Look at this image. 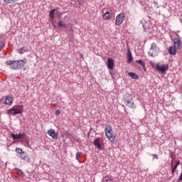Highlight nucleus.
I'll return each mask as SVG.
<instances>
[{
	"label": "nucleus",
	"mask_w": 182,
	"mask_h": 182,
	"mask_svg": "<svg viewBox=\"0 0 182 182\" xmlns=\"http://www.w3.org/2000/svg\"><path fill=\"white\" fill-rule=\"evenodd\" d=\"M105 133L107 139L111 142L114 143V140H116V134L113 132V129L112 128V125L107 124L105 125Z\"/></svg>",
	"instance_id": "1"
},
{
	"label": "nucleus",
	"mask_w": 182,
	"mask_h": 182,
	"mask_svg": "<svg viewBox=\"0 0 182 182\" xmlns=\"http://www.w3.org/2000/svg\"><path fill=\"white\" fill-rule=\"evenodd\" d=\"M124 102L129 109H136L137 107V105L134 104V102L133 101V97L130 95V94H127L124 97Z\"/></svg>",
	"instance_id": "2"
},
{
	"label": "nucleus",
	"mask_w": 182,
	"mask_h": 182,
	"mask_svg": "<svg viewBox=\"0 0 182 182\" xmlns=\"http://www.w3.org/2000/svg\"><path fill=\"white\" fill-rule=\"evenodd\" d=\"M21 113H23V106L22 105H17V106L12 107L7 112L8 114H10L12 116H16V114H21Z\"/></svg>",
	"instance_id": "3"
},
{
	"label": "nucleus",
	"mask_w": 182,
	"mask_h": 182,
	"mask_svg": "<svg viewBox=\"0 0 182 182\" xmlns=\"http://www.w3.org/2000/svg\"><path fill=\"white\" fill-rule=\"evenodd\" d=\"M6 64L7 66H10V69H13L14 70H18L19 69V64H18L17 60H7Z\"/></svg>",
	"instance_id": "4"
},
{
	"label": "nucleus",
	"mask_w": 182,
	"mask_h": 182,
	"mask_svg": "<svg viewBox=\"0 0 182 182\" xmlns=\"http://www.w3.org/2000/svg\"><path fill=\"white\" fill-rule=\"evenodd\" d=\"M124 18H125L124 14L120 13L119 14H118L115 19V25H117V26H120V25L123 23V21H124Z\"/></svg>",
	"instance_id": "5"
},
{
	"label": "nucleus",
	"mask_w": 182,
	"mask_h": 182,
	"mask_svg": "<svg viewBox=\"0 0 182 182\" xmlns=\"http://www.w3.org/2000/svg\"><path fill=\"white\" fill-rule=\"evenodd\" d=\"M155 68L157 72H160L161 73H164V72L168 70V65H163L157 64Z\"/></svg>",
	"instance_id": "6"
},
{
	"label": "nucleus",
	"mask_w": 182,
	"mask_h": 182,
	"mask_svg": "<svg viewBox=\"0 0 182 182\" xmlns=\"http://www.w3.org/2000/svg\"><path fill=\"white\" fill-rule=\"evenodd\" d=\"M173 46L176 48V49H181L182 48V43L181 39L178 37H174L173 38Z\"/></svg>",
	"instance_id": "7"
},
{
	"label": "nucleus",
	"mask_w": 182,
	"mask_h": 182,
	"mask_svg": "<svg viewBox=\"0 0 182 182\" xmlns=\"http://www.w3.org/2000/svg\"><path fill=\"white\" fill-rule=\"evenodd\" d=\"M93 143L95 147H97L99 150H102V144L103 143L102 139L97 138Z\"/></svg>",
	"instance_id": "8"
},
{
	"label": "nucleus",
	"mask_w": 182,
	"mask_h": 182,
	"mask_svg": "<svg viewBox=\"0 0 182 182\" xmlns=\"http://www.w3.org/2000/svg\"><path fill=\"white\" fill-rule=\"evenodd\" d=\"M168 52L172 56H174L176 53H177V47L174 46H171L168 48Z\"/></svg>",
	"instance_id": "9"
},
{
	"label": "nucleus",
	"mask_w": 182,
	"mask_h": 182,
	"mask_svg": "<svg viewBox=\"0 0 182 182\" xmlns=\"http://www.w3.org/2000/svg\"><path fill=\"white\" fill-rule=\"evenodd\" d=\"M107 68H108V69L113 70V69L114 68V60L112 58H108Z\"/></svg>",
	"instance_id": "10"
},
{
	"label": "nucleus",
	"mask_w": 182,
	"mask_h": 182,
	"mask_svg": "<svg viewBox=\"0 0 182 182\" xmlns=\"http://www.w3.org/2000/svg\"><path fill=\"white\" fill-rule=\"evenodd\" d=\"M47 133L50 137H52V139H58V133L55 132V129H50Z\"/></svg>",
	"instance_id": "11"
},
{
	"label": "nucleus",
	"mask_w": 182,
	"mask_h": 182,
	"mask_svg": "<svg viewBox=\"0 0 182 182\" xmlns=\"http://www.w3.org/2000/svg\"><path fill=\"white\" fill-rule=\"evenodd\" d=\"M28 62V60L26 58H24L23 60H20L17 61V63L18 65V69L20 68H23V66H25V65H26Z\"/></svg>",
	"instance_id": "12"
},
{
	"label": "nucleus",
	"mask_w": 182,
	"mask_h": 182,
	"mask_svg": "<svg viewBox=\"0 0 182 182\" xmlns=\"http://www.w3.org/2000/svg\"><path fill=\"white\" fill-rule=\"evenodd\" d=\"M12 102H14V98L11 96H7L5 99L4 104L11 106V105H12Z\"/></svg>",
	"instance_id": "13"
},
{
	"label": "nucleus",
	"mask_w": 182,
	"mask_h": 182,
	"mask_svg": "<svg viewBox=\"0 0 182 182\" xmlns=\"http://www.w3.org/2000/svg\"><path fill=\"white\" fill-rule=\"evenodd\" d=\"M151 50H154V52H156L157 50H160V48L157 47V44L156 43H153L151 46Z\"/></svg>",
	"instance_id": "14"
},
{
	"label": "nucleus",
	"mask_w": 182,
	"mask_h": 182,
	"mask_svg": "<svg viewBox=\"0 0 182 182\" xmlns=\"http://www.w3.org/2000/svg\"><path fill=\"white\" fill-rule=\"evenodd\" d=\"M132 60H133V56L132 55V51L129 50L128 55H127V62L129 63H132Z\"/></svg>",
	"instance_id": "15"
},
{
	"label": "nucleus",
	"mask_w": 182,
	"mask_h": 182,
	"mask_svg": "<svg viewBox=\"0 0 182 182\" xmlns=\"http://www.w3.org/2000/svg\"><path fill=\"white\" fill-rule=\"evenodd\" d=\"M129 76H130V77H132V79H135V80H138L139 79V75H137L136 73H128Z\"/></svg>",
	"instance_id": "16"
},
{
	"label": "nucleus",
	"mask_w": 182,
	"mask_h": 182,
	"mask_svg": "<svg viewBox=\"0 0 182 182\" xmlns=\"http://www.w3.org/2000/svg\"><path fill=\"white\" fill-rule=\"evenodd\" d=\"M110 12L107 11L104 14L102 18L103 19H105V21H108V19L110 18Z\"/></svg>",
	"instance_id": "17"
},
{
	"label": "nucleus",
	"mask_w": 182,
	"mask_h": 182,
	"mask_svg": "<svg viewBox=\"0 0 182 182\" xmlns=\"http://www.w3.org/2000/svg\"><path fill=\"white\" fill-rule=\"evenodd\" d=\"M4 4H15V2H18V0H4Z\"/></svg>",
	"instance_id": "18"
},
{
	"label": "nucleus",
	"mask_w": 182,
	"mask_h": 182,
	"mask_svg": "<svg viewBox=\"0 0 182 182\" xmlns=\"http://www.w3.org/2000/svg\"><path fill=\"white\" fill-rule=\"evenodd\" d=\"M58 26L62 29H66V24L62 21L58 22Z\"/></svg>",
	"instance_id": "19"
},
{
	"label": "nucleus",
	"mask_w": 182,
	"mask_h": 182,
	"mask_svg": "<svg viewBox=\"0 0 182 182\" xmlns=\"http://www.w3.org/2000/svg\"><path fill=\"white\" fill-rule=\"evenodd\" d=\"M16 153L18 154H25V151H23L21 148H16Z\"/></svg>",
	"instance_id": "20"
},
{
	"label": "nucleus",
	"mask_w": 182,
	"mask_h": 182,
	"mask_svg": "<svg viewBox=\"0 0 182 182\" xmlns=\"http://www.w3.org/2000/svg\"><path fill=\"white\" fill-rule=\"evenodd\" d=\"M18 136V139H20V140H23V139H25V136H26V134L25 133H19L18 134H17Z\"/></svg>",
	"instance_id": "21"
},
{
	"label": "nucleus",
	"mask_w": 182,
	"mask_h": 182,
	"mask_svg": "<svg viewBox=\"0 0 182 182\" xmlns=\"http://www.w3.org/2000/svg\"><path fill=\"white\" fill-rule=\"evenodd\" d=\"M56 11V9H53L50 11V18L51 19H53V18H55V11Z\"/></svg>",
	"instance_id": "22"
},
{
	"label": "nucleus",
	"mask_w": 182,
	"mask_h": 182,
	"mask_svg": "<svg viewBox=\"0 0 182 182\" xmlns=\"http://www.w3.org/2000/svg\"><path fill=\"white\" fill-rule=\"evenodd\" d=\"M11 137L14 140H20L19 136L18 134H11Z\"/></svg>",
	"instance_id": "23"
},
{
	"label": "nucleus",
	"mask_w": 182,
	"mask_h": 182,
	"mask_svg": "<svg viewBox=\"0 0 182 182\" xmlns=\"http://www.w3.org/2000/svg\"><path fill=\"white\" fill-rule=\"evenodd\" d=\"M5 47V44L4 43V41L0 40V52L2 51V49Z\"/></svg>",
	"instance_id": "24"
},
{
	"label": "nucleus",
	"mask_w": 182,
	"mask_h": 182,
	"mask_svg": "<svg viewBox=\"0 0 182 182\" xmlns=\"http://www.w3.org/2000/svg\"><path fill=\"white\" fill-rule=\"evenodd\" d=\"M21 160L26 161V163H31V159H29L28 156H24Z\"/></svg>",
	"instance_id": "25"
},
{
	"label": "nucleus",
	"mask_w": 182,
	"mask_h": 182,
	"mask_svg": "<svg viewBox=\"0 0 182 182\" xmlns=\"http://www.w3.org/2000/svg\"><path fill=\"white\" fill-rule=\"evenodd\" d=\"M19 53H23V52H26V48L23 47L18 49Z\"/></svg>",
	"instance_id": "26"
},
{
	"label": "nucleus",
	"mask_w": 182,
	"mask_h": 182,
	"mask_svg": "<svg viewBox=\"0 0 182 182\" xmlns=\"http://www.w3.org/2000/svg\"><path fill=\"white\" fill-rule=\"evenodd\" d=\"M136 63H139V65H141V66H143L144 68L145 66L144 62H143L141 60H136Z\"/></svg>",
	"instance_id": "27"
},
{
	"label": "nucleus",
	"mask_w": 182,
	"mask_h": 182,
	"mask_svg": "<svg viewBox=\"0 0 182 182\" xmlns=\"http://www.w3.org/2000/svg\"><path fill=\"white\" fill-rule=\"evenodd\" d=\"M80 156H82V153L77 152V154L75 155L76 160H79L80 159Z\"/></svg>",
	"instance_id": "28"
},
{
	"label": "nucleus",
	"mask_w": 182,
	"mask_h": 182,
	"mask_svg": "<svg viewBox=\"0 0 182 182\" xmlns=\"http://www.w3.org/2000/svg\"><path fill=\"white\" fill-rule=\"evenodd\" d=\"M105 180L106 181H113V178H112V177H105Z\"/></svg>",
	"instance_id": "29"
},
{
	"label": "nucleus",
	"mask_w": 182,
	"mask_h": 182,
	"mask_svg": "<svg viewBox=\"0 0 182 182\" xmlns=\"http://www.w3.org/2000/svg\"><path fill=\"white\" fill-rule=\"evenodd\" d=\"M17 173L19 176L23 175V172L22 171V170L18 169Z\"/></svg>",
	"instance_id": "30"
},
{
	"label": "nucleus",
	"mask_w": 182,
	"mask_h": 182,
	"mask_svg": "<svg viewBox=\"0 0 182 182\" xmlns=\"http://www.w3.org/2000/svg\"><path fill=\"white\" fill-rule=\"evenodd\" d=\"M55 114H56V116H59V114H60V110L57 109V110L55 111Z\"/></svg>",
	"instance_id": "31"
},
{
	"label": "nucleus",
	"mask_w": 182,
	"mask_h": 182,
	"mask_svg": "<svg viewBox=\"0 0 182 182\" xmlns=\"http://www.w3.org/2000/svg\"><path fill=\"white\" fill-rule=\"evenodd\" d=\"M152 157H153V159H159V156H157V154H153Z\"/></svg>",
	"instance_id": "32"
},
{
	"label": "nucleus",
	"mask_w": 182,
	"mask_h": 182,
	"mask_svg": "<svg viewBox=\"0 0 182 182\" xmlns=\"http://www.w3.org/2000/svg\"><path fill=\"white\" fill-rule=\"evenodd\" d=\"M26 156H24L23 154H20L19 157L21 159V160H22L23 159V157H26Z\"/></svg>",
	"instance_id": "33"
},
{
	"label": "nucleus",
	"mask_w": 182,
	"mask_h": 182,
	"mask_svg": "<svg viewBox=\"0 0 182 182\" xmlns=\"http://www.w3.org/2000/svg\"><path fill=\"white\" fill-rule=\"evenodd\" d=\"M177 167H178V166L175 165V166L173 168L174 170H177Z\"/></svg>",
	"instance_id": "34"
},
{
	"label": "nucleus",
	"mask_w": 182,
	"mask_h": 182,
	"mask_svg": "<svg viewBox=\"0 0 182 182\" xmlns=\"http://www.w3.org/2000/svg\"><path fill=\"white\" fill-rule=\"evenodd\" d=\"M179 164H180V161H178L176 166H179Z\"/></svg>",
	"instance_id": "35"
},
{
	"label": "nucleus",
	"mask_w": 182,
	"mask_h": 182,
	"mask_svg": "<svg viewBox=\"0 0 182 182\" xmlns=\"http://www.w3.org/2000/svg\"><path fill=\"white\" fill-rule=\"evenodd\" d=\"M176 171V169L172 168V174H174V172Z\"/></svg>",
	"instance_id": "36"
}]
</instances>
